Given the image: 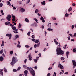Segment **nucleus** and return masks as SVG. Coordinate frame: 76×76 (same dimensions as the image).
<instances>
[{
  "label": "nucleus",
  "mask_w": 76,
  "mask_h": 76,
  "mask_svg": "<svg viewBox=\"0 0 76 76\" xmlns=\"http://www.w3.org/2000/svg\"><path fill=\"white\" fill-rule=\"evenodd\" d=\"M64 53V51H63L61 49V48H58L56 49V54L57 56H58V55H60L61 54L62 56H63V54Z\"/></svg>",
  "instance_id": "nucleus-1"
},
{
  "label": "nucleus",
  "mask_w": 76,
  "mask_h": 76,
  "mask_svg": "<svg viewBox=\"0 0 76 76\" xmlns=\"http://www.w3.org/2000/svg\"><path fill=\"white\" fill-rule=\"evenodd\" d=\"M27 69L28 70H29L30 73L32 74L33 76H35V71L33 70L32 68L27 67Z\"/></svg>",
  "instance_id": "nucleus-2"
},
{
  "label": "nucleus",
  "mask_w": 76,
  "mask_h": 76,
  "mask_svg": "<svg viewBox=\"0 0 76 76\" xmlns=\"http://www.w3.org/2000/svg\"><path fill=\"white\" fill-rule=\"evenodd\" d=\"M16 61H16V58H15V57L13 56L12 58V61L10 63L11 66H12L13 67L14 66L13 64L15 63Z\"/></svg>",
  "instance_id": "nucleus-3"
},
{
  "label": "nucleus",
  "mask_w": 76,
  "mask_h": 76,
  "mask_svg": "<svg viewBox=\"0 0 76 76\" xmlns=\"http://www.w3.org/2000/svg\"><path fill=\"white\" fill-rule=\"evenodd\" d=\"M11 17L12 16L9 14L7 15V19L8 20V22H10V19H11Z\"/></svg>",
  "instance_id": "nucleus-4"
},
{
  "label": "nucleus",
  "mask_w": 76,
  "mask_h": 76,
  "mask_svg": "<svg viewBox=\"0 0 76 76\" xmlns=\"http://www.w3.org/2000/svg\"><path fill=\"white\" fill-rule=\"evenodd\" d=\"M10 26H11V28H12V29H13L14 31H15V30L16 29V27L15 26L14 27V25L11 24H10Z\"/></svg>",
  "instance_id": "nucleus-5"
},
{
  "label": "nucleus",
  "mask_w": 76,
  "mask_h": 76,
  "mask_svg": "<svg viewBox=\"0 0 76 76\" xmlns=\"http://www.w3.org/2000/svg\"><path fill=\"white\" fill-rule=\"evenodd\" d=\"M29 58L28 60L30 61H31L32 60V56H31V54L29 55L27 57V58Z\"/></svg>",
  "instance_id": "nucleus-6"
},
{
  "label": "nucleus",
  "mask_w": 76,
  "mask_h": 76,
  "mask_svg": "<svg viewBox=\"0 0 76 76\" xmlns=\"http://www.w3.org/2000/svg\"><path fill=\"white\" fill-rule=\"evenodd\" d=\"M58 66L59 68H60V67L61 69H64V67H63V65H62L61 64H59L58 65Z\"/></svg>",
  "instance_id": "nucleus-7"
},
{
  "label": "nucleus",
  "mask_w": 76,
  "mask_h": 76,
  "mask_svg": "<svg viewBox=\"0 0 76 76\" xmlns=\"http://www.w3.org/2000/svg\"><path fill=\"white\" fill-rule=\"evenodd\" d=\"M6 36L7 37H10L9 38V39H11V38H12V34H7L6 35Z\"/></svg>",
  "instance_id": "nucleus-8"
},
{
  "label": "nucleus",
  "mask_w": 76,
  "mask_h": 76,
  "mask_svg": "<svg viewBox=\"0 0 76 76\" xmlns=\"http://www.w3.org/2000/svg\"><path fill=\"white\" fill-rule=\"evenodd\" d=\"M25 76H28V70H26L24 72Z\"/></svg>",
  "instance_id": "nucleus-9"
},
{
  "label": "nucleus",
  "mask_w": 76,
  "mask_h": 76,
  "mask_svg": "<svg viewBox=\"0 0 76 76\" xmlns=\"http://www.w3.org/2000/svg\"><path fill=\"white\" fill-rule=\"evenodd\" d=\"M31 26H37V24L36 23H34L31 25Z\"/></svg>",
  "instance_id": "nucleus-10"
},
{
  "label": "nucleus",
  "mask_w": 76,
  "mask_h": 76,
  "mask_svg": "<svg viewBox=\"0 0 76 76\" xmlns=\"http://www.w3.org/2000/svg\"><path fill=\"white\" fill-rule=\"evenodd\" d=\"M72 63L73 64V66H74L75 67H76V61H75L72 60Z\"/></svg>",
  "instance_id": "nucleus-11"
},
{
  "label": "nucleus",
  "mask_w": 76,
  "mask_h": 76,
  "mask_svg": "<svg viewBox=\"0 0 76 76\" xmlns=\"http://www.w3.org/2000/svg\"><path fill=\"white\" fill-rule=\"evenodd\" d=\"M20 10L22 13H23L25 11V10L22 8H21V9Z\"/></svg>",
  "instance_id": "nucleus-12"
},
{
  "label": "nucleus",
  "mask_w": 76,
  "mask_h": 76,
  "mask_svg": "<svg viewBox=\"0 0 76 76\" xmlns=\"http://www.w3.org/2000/svg\"><path fill=\"white\" fill-rule=\"evenodd\" d=\"M3 71V69H1V71L0 72V74L2 75V76H3V73L2 72Z\"/></svg>",
  "instance_id": "nucleus-13"
},
{
  "label": "nucleus",
  "mask_w": 76,
  "mask_h": 76,
  "mask_svg": "<svg viewBox=\"0 0 76 76\" xmlns=\"http://www.w3.org/2000/svg\"><path fill=\"white\" fill-rule=\"evenodd\" d=\"M18 31V29H16L15 31H13V32H14L15 34H18V31Z\"/></svg>",
  "instance_id": "nucleus-14"
},
{
  "label": "nucleus",
  "mask_w": 76,
  "mask_h": 76,
  "mask_svg": "<svg viewBox=\"0 0 76 76\" xmlns=\"http://www.w3.org/2000/svg\"><path fill=\"white\" fill-rule=\"evenodd\" d=\"M25 21L26 22H29V20L27 18H26L25 19Z\"/></svg>",
  "instance_id": "nucleus-15"
},
{
  "label": "nucleus",
  "mask_w": 76,
  "mask_h": 76,
  "mask_svg": "<svg viewBox=\"0 0 76 76\" xmlns=\"http://www.w3.org/2000/svg\"><path fill=\"white\" fill-rule=\"evenodd\" d=\"M48 27L49 28H51V23H49L48 25Z\"/></svg>",
  "instance_id": "nucleus-16"
},
{
  "label": "nucleus",
  "mask_w": 76,
  "mask_h": 76,
  "mask_svg": "<svg viewBox=\"0 0 76 76\" xmlns=\"http://www.w3.org/2000/svg\"><path fill=\"white\" fill-rule=\"evenodd\" d=\"M71 10H72V7H70L68 9V12H71Z\"/></svg>",
  "instance_id": "nucleus-17"
},
{
  "label": "nucleus",
  "mask_w": 76,
  "mask_h": 76,
  "mask_svg": "<svg viewBox=\"0 0 76 76\" xmlns=\"http://www.w3.org/2000/svg\"><path fill=\"white\" fill-rule=\"evenodd\" d=\"M3 61V56H0V61Z\"/></svg>",
  "instance_id": "nucleus-18"
},
{
  "label": "nucleus",
  "mask_w": 76,
  "mask_h": 76,
  "mask_svg": "<svg viewBox=\"0 0 76 76\" xmlns=\"http://www.w3.org/2000/svg\"><path fill=\"white\" fill-rule=\"evenodd\" d=\"M38 12H39V11L38 9H37L35 10V13H37Z\"/></svg>",
  "instance_id": "nucleus-19"
},
{
  "label": "nucleus",
  "mask_w": 76,
  "mask_h": 76,
  "mask_svg": "<svg viewBox=\"0 0 76 76\" xmlns=\"http://www.w3.org/2000/svg\"><path fill=\"white\" fill-rule=\"evenodd\" d=\"M41 4H43L44 5H45V1H44L43 2H41Z\"/></svg>",
  "instance_id": "nucleus-20"
},
{
  "label": "nucleus",
  "mask_w": 76,
  "mask_h": 76,
  "mask_svg": "<svg viewBox=\"0 0 76 76\" xmlns=\"http://www.w3.org/2000/svg\"><path fill=\"white\" fill-rule=\"evenodd\" d=\"M1 13L2 14V15H4V13H3V11L2 10H1Z\"/></svg>",
  "instance_id": "nucleus-21"
},
{
  "label": "nucleus",
  "mask_w": 76,
  "mask_h": 76,
  "mask_svg": "<svg viewBox=\"0 0 76 76\" xmlns=\"http://www.w3.org/2000/svg\"><path fill=\"white\" fill-rule=\"evenodd\" d=\"M21 26L22 24H20V23H19V25L18 26V28H21Z\"/></svg>",
  "instance_id": "nucleus-22"
},
{
  "label": "nucleus",
  "mask_w": 76,
  "mask_h": 76,
  "mask_svg": "<svg viewBox=\"0 0 76 76\" xmlns=\"http://www.w3.org/2000/svg\"><path fill=\"white\" fill-rule=\"evenodd\" d=\"M13 50L10 52V54H11V55H12L13 54Z\"/></svg>",
  "instance_id": "nucleus-23"
},
{
  "label": "nucleus",
  "mask_w": 76,
  "mask_h": 76,
  "mask_svg": "<svg viewBox=\"0 0 76 76\" xmlns=\"http://www.w3.org/2000/svg\"><path fill=\"white\" fill-rule=\"evenodd\" d=\"M48 30L49 31H53V29L50 28H48Z\"/></svg>",
  "instance_id": "nucleus-24"
},
{
  "label": "nucleus",
  "mask_w": 76,
  "mask_h": 76,
  "mask_svg": "<svg viewBox=\"0 0 76 76\" xmlns=\"http://www.w3.org/2000/svg\"><path fill=\"white\" fill-rule=\"evenodd\" d=\"M69 16V14H67V13H66L65 15V17H67Z\"/></svg>",
  "instance_id": "nucleus-25"
},
{
  "label": "nucleus",
  "mask_w": 76,
  "mask_h": 76,
  "mask_svg": "<svg viewBox=\"0 0 76 76\" xmlns=\"http://www.w3.org/2000/svg\"><path fill=\"white\" fill-rule=\"evenodd\" d=\"M4 41H2V43L1 45V47H2L3 45H4Z\"/></svg>",
  "instance_id": "nucleus-26"
},
{
  "label": "nucleus",
  "mask_w": 76,
  "mask_h": 76,
  "mask_svg": "<svg viewBox=\"0 0 76 76\" xmlns=\"http://www.w3.org/2000/svg\"><path fill=\"white\" fill-rule=\"evenodd\" d=\"M40 44V42H39V43L38 44H37V47H39V45Z\"/></svg>",
  "instance_id": "nucleus-27"
},
{
  "label": "nucleus",
  "mask_w": 76,
  "mask_h": 76,
  "mask_svg": "<svg viewBox=\"0 0 76 76\" xmlns=\"http://www.w3.org/2000/svg\"><path fill=\"white\" fill-rule=\"evenodd\" d=\"M13 71L14 72H17V70L15 69H13Z\"/></svg>",
  "instance_id": "nucleus-28"
},
{
  "label": "nucleus",
  "mask_w": 76,
  "mask_h": 76,
  "mask_svg": "<svg viewBox=\"0 0 76 76\" xmlns=\"http://www.w3.org/2000/svg\"><path fill=\"white\" fill-rule=\"evenodd\" d=\"M65 58L63 57H61V60H64Z\"/></svg>",
  "instance_id": "nucleus-29"
},
{
  "label": "nucleus",
  "mask_w": 76,
  "mask_h": 76,
  "mask_svg": "<svg viewBox=\"0 0 76 76\" xmlns=\"http://www.w3.org/2000/svg\"><path fill=\"white\" fill-rule=\"evenodd\" d=\"M4 70L5 72H7V69L5 67L4 68Z\"/></svg>",
  "instance_id": "nucleus-30"
},
{
  "label": "nucleus",
  "mask_w": 76,
  "mask_h": 76,
  "mask_svg": "<svg viewBox=\"0 0 76 76\" xmlns=\"http://www.w3.org/2000/svg\"><path fill=\"white\" fill-rule=\"evenodd\" d=\"M17 48H20V47H21V46L19 45V44H18V45L17 46Z\"/></svg>",
  "instance_id": "nucleus-31"
},
{
  "label": "nucleus",
  "mask_w": 76,
  "mask_h": 76,
  "mask_svg": "<svg viewBox=\"0 0 76 76\" xmlns=\"http://www.w3.org/2000/svg\"><path fill=\"white\" fill-rule=\"evenodd\" d=\"M23 67L24 68V69H27V66L26 65H24L23 66Z\"/></svg>",
  "instance_id": "nucleus-32"
},
{
  "label": "nucleus",
  "mask_w": 76,
  "mask_h": 76,
  "mask_svg": "<svg viewBox=\"0 0 76 76\" xmlns=\"http://www.w3.org/2000/svg\"><path fill=\"white\" fill-rule=\"evenodd\" d=\"M30 32H30V31H29L27 33V35H28V36L29 37V36H30Z\"/></svg>",
  "instance_id": "nucleus-33"
},
{
  "label": "nucleus",
  "mask_w": 76,
  "mask_h": 76,
  "mask_svg": "<svg viewBox=\"0 0 76 76\" xmlns=\"http://www.w3.org/2000/svg\"><path fill=\"white\" fill-rule=\"evenodd\" d=\"M66 53V55L68 56L69 54V53H70V52H67Z\"/></svg>",
  "instance_id": "nucleus-34"
},
{
  "label": "nucleus",
  "mask_w": 76,
  "mask_h": 76,
  "mask_svg": "<svg viewBox=\"0 0 76 76\" xmlns=\"http://www.w3.org/2000/svg\"><path fill=\"white\" fill-rule=\"evenodd\" d=\"M34 61L35 62V63H37L38 61V60L37 59H34Z\"/></svg>",
  "instance_id": "nucleus-35"
},
{
  "label": "nucleus",
  "mask_w": 76,
  "mask_h": 76,
  "mask_svg": "<svg viewBox=\"0 0 76 76\" xmlns=\"http://www.w3.org/2000/svg\"><path fill=\"white\" fill-rule=\"evenodd\" d=\"M15 37L16 38H18L19 37V35H16L15 36Z\"/></svg>",
  "instance_id": "nucleus-36"
},
{
  "label": "nucleus",
  "mask_w": 76,
  "mask_h": 76,
  "mask_svg": "<svg viewBox=\"0 0 76 76\" xmlns=\"http://www.w3.org/2000/svg\"><path fill=\"white\" fill-rule=\"evenodd\" d=\"M3 4L2 3H1L0 4V7H2V6H3Z\"/></svg>",
  "instance_id": "nucleus-37"
},
{
  "label": "nucleus",
  "mask_w": 76,
  "mask_h": 76,
  "mask_svg": "<svg viewBox=\"0 0 76 76\" xmlns=\"http://www.w3.org/2000/svg\"><path fill=\"white\" fill-rule=\"evenodd\" d=\"M25 47H26V48H29V46L28 45H26L25 46Z\"/></svg>",
  "instance_id": "nucleus-38"
},
{
  "label": "nucleus",
  "mask_w": 76,
  "mask_h": 76,
  "mask_svg": "<svg viewBox=\"0 0 76 76\" xmlns=\"http://www.w3.org/2000/svg\"><path fill=\"white\" fill-rule=\"evenodd\" d=\"M44 20V18L42 17H41L40 18V20Z\"/></svg>",
  "instance_id": "nucleus-39"
},
{
  "label": "nucleus",
  "mask_w": 76,
  "mask_h": 76,
  "mask_svg": "<svg viewBox=\"0 0 76 76\" xmlns=\"http://www.w3.org/2000/svg\"><path fill=\"white\" fill-rule=\"evenodd\" d=\"M12 21H13V22H15V20H16V19H15V18H13L12 19Z\"/></svg>",
  "instance_id": "nucleus-40"
},
{
  "label": "nucleus",
  "mask_w": 76,
  "mask_h": 76,
  "mask_svg": "<svg viewBox=\"0 0 76 76\" xmlns=\"http://www.w3.org/2000/svg\"><path fill=\"white\" fill-rule=\"evenodd\" d=\"M39 42V40H36L35 41V43H38Z\"/></svg>",
  "instance_id": "nucleus-41"
},
{
  "label": "nucleus",
  "mask_w": 76,
  "mask_h": 76,
  "mask_svg": "<svg viewBox=\"0 0 76 76\" xmlns=\"http://www.w3.org/2000/svg\"><path fill=\"white\" fill-rule=\"evenodd\" d=\"M73 52H76V48H75V49H73Z\"/></svg>",
  "instance_id": "nucleus-42"
},
{
  "label": "nucleus",
  "mask_w": 76,
  "mask_h": 76,
  "mask_svg": "<svg viewBox=\"0 0 76 76\" xmlns=\"http://www.w3.org/2000/svg\"><path fill=\"white\" fill-rule=\"evenodd\" d=\"M5 24L6 25H8V26H9V24L7 22H5Z\"/></svg>",
  "instance_id": "nucleus-43"
},
{
  "label": "nucleus",
  "mask_w": 76,
  "mask_h": 76,
  "mask_svg": "<svg viewBox=\"0 0 76 76\" xmlns=\"http://www.w3.org/2000/svg\"><path fill=\"white\" fill-rule=\"evenodd\" d=\"M29 2H30V0H28V1H27L26 4H28V3H29Z\"/></svg>",
  "instance_id": "nucleus-44"
},
{
  "label": "nucleus",
  "mask_w": 76,
  "mask_h": 76,
  "mask_svg": "<svg viewBox=\"0 0 76 76\" xmlns=\"http://www.w3.org/2000/svg\"><path fill=\"white\" fill-rule=\"evenodd\" d=\"M7 4L8 5H10V2L9 1H8Z\"/></svg>",
  "instance_id": "nucleus-45"
},
{
  "label": "nucleus",
  "mask_w": 76,
  "mask_h": 76,
  "mask_svg": "<svg viewBox=\"0 0 76 76\" xmlns=\"http://www.w3.org/2000/svg\"><path fill=\"white\" fill-rule=\"evenodd\" d=\"M20 69H21V67H18V68L17 69L18 71H19V70H20Z\"/></svg>",
  "instance_id": "nucleus-46"
},
{
  "label": "nucleus",
  "mask_w": 76,
  "mask_h": 76,
  "mask_svg": "<svg viewBox=\"0 0 76 76\" xmlns=\"http://www.w3.org/2000/svg\"><path fill=\"white\" fill-rule=\"evenodd\" d=\"M12 16L13 18H15V16L13 14L12 15Z\"/></svg>",
  "instance_id": "nucleus-47"
},
{
  "label": "nucleus",
  "mask_w": 76,
  "mask_h": 76,
  "mask_svg": "<svg viewBox=\"0 0 76 76\" xmlns=\"http://www.w3.org/2000/svg\"><path fill=\"white\" fill-rule=\"evenodd\" d=\"M74 27H75V25H73L72 26V29H73V28H74Z\"/></svg>",
  "instance_id": "nucleus-48"
},
{
  "label": "nucleus",
  "mask_w": 76,
  "mask_h": 76,
  "mask_svg": "<svg viewBox=\"0 0 76 76\" xmlns=\"http://www.w3.org/2000/svg\"><path fill=\"white\" fill-rule=\"evenodd\" d=\"M50 75H51L50 74V73H49L48 74L47 76H50Z\"/></svg>",
  "instance_id": "nucleus-49"
},
{
  "label": "nucleus",
  "mask_w": 76,
  "mask_h": 76,
  "mask_svg": "<svg viewBox=\"0 0 76 76\" xmlns=\"http://www.w3.org/2000/svg\"><path fill=\"white\" fill-rule=\"evenodd\" d=\"M52 69V67H50L48 69V70H51Z\"/></svg>",
  "instance_id": "nucleus-50"
},
{
  "label": "nucleus",
  "mask_w": 76,
  "mask_h": 76,
  "mask_svg": "<svg viewBox=\"0 0 76 76\" xmlns=\"http://www.w3.org/2000/svg\"><path fill=\"white\" fill-rule=\"evenodd\" d=\"M0 54H3V50H1Z\"/></svg>",
  "instance_id": "nucleus-51"
},
{
  "label": "nucleus",
  "mask_w": 76,
  "mask_h": 76,
  "mask_svg": "<svg viewBox=\"0 0 76 76\" xmlns=\"http://www.w3.org/2000/svg\"><path fill=\"white\" fill-rule=\"evenodd\" d=\"M27 61V59H26L25 60H24V63H26V61Z\"/></svg>",
  "instance_id": "nucleus-52"
},
{
  "label": "nucleus",
  "mask_w": 76,
  "mask_h": 76,
  "mask_svg": "<svg viewBox=\"0 0 76 76\" xmlns=\"http://www.w3.org/2000/svg\"><path fill=\"white\" fill-rule=\"evenodd\" d=\"M34 20H35V21H36V22H38V20H37L36 18L34 19Z\"/></svg>",
  "instance_id": "nucleus-53"
},
{
  "label": "nucleus",
  "mask_w": 76,
  "mask_h": 76,
  "mask_svg": "<svg viewBox=\"0 0 76 76\" xmlns=\"http://www.w3.org/2000/svg\"><path fill=\"white\" fill-rule=\"evenodd\" d=\"M34 37L35 36H34V35H32L31 37L32 38L34 39V38H35V37Z\"/></svg>",
  "instance_id": "nucleus-54"
},
{
  "label": "nucleus",
  "mask_w": 76,
  "mask_h": 76,
  "mask_svg": "<svg viewBox=\"0 0 76 76\" xmlns=\"http://www.w3.org/2000/svg\"><path fill=\"white\" fill-rule=\"evenodd\" d=\"M31 40L33 41H34V42H35V39H32Z\"/></svg>",
  "instance_id": "nucleus-55"
},
{
  "label": "nucleus",
  "mask_w": 76,
  "mask_h": 76,
  "mask_svg": "<svg viewBox=\"0 0 76 76\" xmlns=\"http://www.w3.org/2000/svg\"><path fill=\"white\" fill-rule=\"evenodd\" d=\"M75 5H76V4H75V3H73L72 4L73 6H75Z\"/></svg>",
  "instance_id": "nucleus-56"
},
{
  "label": "nucleus",
  "mask_w": 76,
  "mask_h": 76,
  "mask_svg": "<svg viewBox=\"0 0 76 76\" xmlns=\"http://www.w3.org/2000/svg\"><path fill=\"white\" fill-rule=\"evenodd\" d=\"M37 47V44H35L34 46V48H36Z\"/></svg>",
  "instance_id": "nucleus-57"
},
{
  "label": "nucleus",
  "mask_w": 76,
  "mask_h": 76,
  "mask_svg": "<svg viewBox=\"0 0 76 76\" xmlns=\"http://www.w3.org/2000/svg\"><path fill=\"white\" fill-rule=\"evenodd\" d=\"M52 19L53 20H56V18H53Z\"/></svg>",
  "instance_id": "nucleus-58"
},
{
  "label": "nucleus",
  "mask_w": 76,
  "mask_h": 76,
  "mask_svg": "<svg viewBox=\"0 0 76 76\" xmlns=\"http://www.w3.org/2000/svg\"><path fill=\"white\" fill-rule=\"evenodd\" d=\"M13 10H16V8L15 7H13Z\"/></svg>",
  "instance_id": "nucleus-59"
},
{
  "label": "nucleus",
  "mask_w": 76,
  "mask_h": 76,
  "mask_svg": "<svg viewBox=\"0 0 76 76\" xmlns=\"http://www.w3.org/2000/svg\"><path fill=\"white\" fill-rule=\"evenodd\" d=\"M69 35H70V36L71 37H72L73 35H72V34H69Z\"/></svg>",
  "instance_id": "nucleus-60"
},
{
  "label": "nucleus",
  "mask_w": 76,
  "mask_h": 76,
  "mask_svg": "<svg viewBox=\"0 0 76 76\" xmlns=\"http://www.w3.org/2000/svg\"><path fill=\"white\" fill-rule=\"evenodd\" d=\"M68 40H69V41L70 39V36H69V37H68Z\"/></svg>",
  "instance_id": "nucleus-61"
},
{
  "label": "nucleus",
  "mask_w": 76,
  "mask_h": 76,
  "mask_svg": "<svg viewBox=\"0 0 76 76\" xmlns=\"http://www.w3.org/2000/svg\"><path fill=\"white\" fill-rule=\"evenodd\" d=\"M22 1L19 2V4H22Z\"/></svg>",
  "instance_id": "nucleus-62"
},
{
  "label": "nucleus",
  "mask_w": 76,
  "mask_h": 76,
  "mask_svg": "<svg viewBox=\"0 0 76 76\" xmlns=\"http://www.w3.org/2000/svg\"><path fill=\"white\" fill-rule=\"evenodd\" d=\"M37 15H39V16H41V14H39V13H37Z\"/></svg>",
  "instance_id": "nucleus-63"
},
{
  "label": "nucleus",
  "mask_w": 76,
  "mask_h": 76,
  "mask_svg": "<svg viewBox=\"0 0 76 76\" xmlns=\"http://www.w3.org/2000/svg\"><path fill=\"white\" fill-rule=\"evenodd\" d=\"M74 37H76V33H75L74 34Z\"/></svg>",
  "instance_id": "nucleus-64"
}]
</instances>
